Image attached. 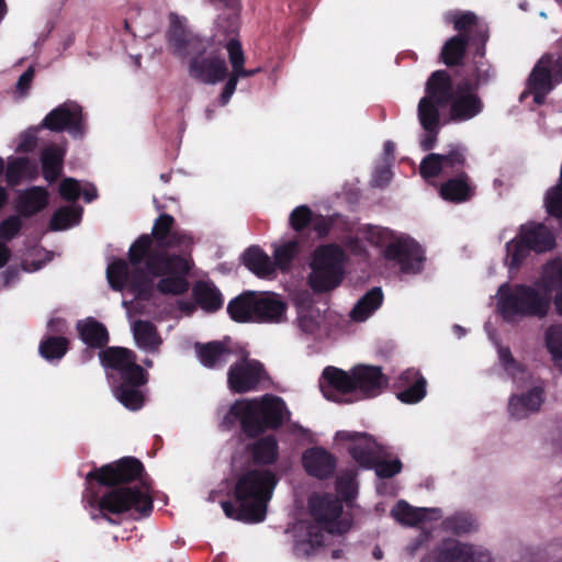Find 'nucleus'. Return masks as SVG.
<instances>
[{"label":"nucleus","mask_w":562,"mask_h":562,"mask_svg":"<svg viewBox=\"0 0 562 562\" xmlns=\"http://www.w3.org/2000/svg\"><path fill=\"white\" fill-rule=\"evenodd\" d=\"M34 78V68L29 67L19 78L16 89L21 92H25Z\"/></svg>","instance_id":"obj_58"},{"label":"nucleus","mask_w":562,"mask_h":562,"mask_svg":"<svg viewBox=\"0 0 562 562\" xmlns=\"http://www.w3.org/2000/svg\"><path fill=\"white\" fill-rule=\"evenodd\" d=\"M60 195L67 201H76L81 193V184L72 179H64L59 187Z\"/></svg>","instance_id":"obj_56"},{"label":"nucleus","mask_w":562,"mask_h":562,"mask_svg":"<svg viewBox=\"0 0 562 562\" xmlns=\"http://www.w3.org/2000/svg\"><path fill=\"white\" fill-rule=\"evenodd\" d=\"M299 254V244L296 240H289L282 245H274L273 256L276 269L285 271L290 268L293 258Z\"/></svg>","instance_id":"obj_47"},{"label":"nucleus","mask_w":562,"mask_h":562,"mask_svg":"<svg viewBox=\"0 0 562 562\" xmlns=\"http://www.w3.org/2000/svg\"><path fill=\"white\" fill-rule=\"evenodd\" d=\"M143 470L142 463L133 458L102 467L98 472H89L87 480L95 476L101 484L115 485L134 480Z\"/></svg>","instance_id":"obj_19"},{"label":"nucleus","mask_w":562,"mask_h":562,"mask_svg":"<svg viewBox=\"0 0 562 562\" xmlns=\"http://www.w3.org/2000/svg\"><path fill=\"white\" fill-rule=\"evenodd\" d=\"M255 310L254 322L280 323L284 318L286 304L276 293L257 292Z\"/></svg>","instance_id":"obj_25"},{"label":"nucleus","mask_w":562,"mask_h":562,"mask_svg":"<svg viewBox=\"0 0 562 562\" xmlns=\"http://www.w3.org/2000/svg\"><path fill=\"white\" fill-rule=\"evenodd\" d=\"M397 386L402 391L397 394L400 401L414 404L426 395V380L415 369L405 370L398 378Z\"/></svg>","instance_id":"obj_28"},{"label":"nucleus","mask_w":562,"mask_h":562,"mask_svg":"<svg viewBox=\"0 0 562 562\" xmlns=\"http://www.w3.org/2000/svg\"><path fill=\"white\" fill-rule=\"evenodd\" d=\"M469 43H472L471 38L467 35H456L449 38L442 49L441 56L447 66L458 65L465 53V47Z\"/></svg>","instance_id":"obj_42"},{"label":"nucleus","mask_w":562,"mask_h":562,"mask_svg":"<svg viewBox=\"0 0 562 562\" xmlns=\"http://www.w3.org/2000/svg\"><path fill=\"white\" fill-rule=\"evenodd\" d=\"M544 344L554 366L562 372V325H551L547 328Z\"/></svg>","instance_id":"obj_43"},{"label":"nucleus","mask_w":562,"mask_h":562,"mask_svg":"<svg viewBox=\"0 0 562 562\" xmlns=\"http://www.w3.org/2000/svg\"><path fill=\"white\" fill-rule=\"evenodd\" d=\"M64 321L61 319H50L47 324V327L50 331L61 333L64 329Z\"/></svg>","instance_id":"obj_64"},{"label":"nucleus","mask_w":562,"mask_h":562,"mask_svg":"<svg viewBox=\"0 0 562 562\" xmlns=\"http://www.w3.org/2000/svg\"><path fill=\"white\" fill-rule=\"evenodd\" d=\"M344 258L342 249L336 245L322 246L314 251L308 283L315 292H327L339 285Z\"/></svg>","instance_id":"obj_8"},{"label":"nucleus","mask_w":562,"mask_h":562,"mask_svg":"<svg viewBox=\"0 0 562 562\" xmlns=\"http://www.w3.org/2000/svg\"><path fill=\"white\" fill-rule=\"evenodd\" d=\"M319 387L326 398L341 402L344 395L353 393L352 369L347 372L336 367H326L319 379Z\"/></svg>","instance_id":"obj_18"},{"label":"nucleus","mask_w":562,"mask_h":562,"mask_svg":"<svg viewBox=\"0 0 562 562\" xmlns=\"http://www.w3.org/2000/svg\"><path fill=\"white\" fill-rule=\"evenodd\" d=\"M562 81V56L543 55L533 67L528 88L537 104L544 102L546 95Z\"/></svg>","instance_id":"obj_12"},{"label":"nucleus","mask_w":562,"mask_h":562,"mask_svg":"<svg viewBox=\"0 0 562 562\" xmlns=\"http://www.w3.org/2000/svg\"><path fill=\"white\" fill-rule=\"evenodd\" d=\"M244 263L257 277L272 279L276 277V265L259 247H250L244 252Z\"/></svg>","instance_id":"obj_32"},{"label":"nucleus","mask_w":562,"mask_h":562,"mask_svg":"<svg viewBox=\"0 0 562 562\" xmlns=\"http://www.w3.org/2000/svg\"><path fill=\"white\" fill-rule=\"evenodd\" d=\"M82 209L80 206H64L57 210L52 220L50 228L54 231L67 229L77 225L81 218Z\"/></svg>","instance_id":"obj_44"},{"label":"nucleus","mask_w":562,"mask_h":562,"mask_svg":"<svg viewBox=\"0 0 562 562\" xmlns=\"http://www.w3.org/2000/svg\"><path fill=\"white\" fill-rule=\"evenodd\" d=\"M391 515L402 525L416 527L429 520L441 517L439 508L413 507L405 501H400L391 510Z\"/></svg>","instance_id":"obj_26"},{"label":"nucleus","mask_w":562,"mask_h":562,"mask_svg":"<svg viewBox=\"0 0 562 562\" xmlns=\"http://www.w3.org/2000/svg\"><path fill=\"white\" fill-rule=\"evenodd\" d=\"M140 384L123 382L115 391L117 400L127 408L136 411L143 405V394L136 389Z\"/></svg>","instance_id":"obj_48"},{"label":"nucleus","mask_w":562,"mask_h":562,"mask_svg":"<svg viewBox=\"0 0 562 562\" xmlns=\"http://www.w3.org/2000/svg\"><path fill=\"white\" fill-rule=\"evenodd\" d=\"M22 227V221L19 215H11L0 224V238L11 240L18 235Z\"/></svg>","instance_id":"obj_54"},{"label":"nucleus","mask_w":562,"mask_h":562,"mask_svg":"<svg viewBox=\"0 0 562 562\" xmlns=\"http://www.w3.org/2000/svg\"><path fill=\"white\" fill-rule=\"evenodd\" d=\"M263 376L265 370L259 361L243 357L231 366L227 382L233 392L246 393L256 390Z\"/></svg>","instance_id":"obj_14"},{"label":"nucleus","mask_w":562,"mask_h":562,"mask_svg":"<svg viewBox=\"0 0 562 562\" xmlns=\"http://www.w3.org/2000/svg\"><path fill=\"white\" fill-rule=\"evenodd\" d=\"M101 363L114 370H117L124 382L132 384H145L147 382L146 372L136 363L135 353L126 348L111 347L99 353Z\"/></svg>","instance_id":"obj_13"},{"label":"nucleus","mask_w":562,"mask_h":562,"mask_svg":"<svg viewBox=\"0 0 562 562\" xmlns=\"http://www.w3.org/2000/svg\"><path fill=\"white\" fill-rule=\"evenodd\" d=\"M390 179H391V170L386 166V167H383L375 171L372 182L376 187H383L390 181Z\"/></svg>","instance_id":"obj_59"},{"label":"nucleus","mask_w":562,"mask_h":562,"mask_svg":"<svg viewBox=\"0 0 562 562\" xmlns=\"http://www.w3.org/2000/svg\"><path fill=\"white\" fill-rule=\"evenodd\" d=\"M189 76L205 85L223 81L228 75L225 59L215 53H200L193 56L189 64Z\"/></svg>","instance_id":"obj_15"},{"label":"nucleus","mask_w":562,"mask_h":562,"mask_svg":"<svg viewBox=\"0 0 562 562\" xmlns=\"http://www.w3.org/2000/svg\"><path fill=\"white\" fill-rule=\"evenodd\" d=\"M311 221V210L301 205L295 207L290 215V224L295 231H301Z\"/></svg>","instance_id":"obj_55"},{"label":"nucleus","mask_w":562,"mask_h":562,"mask_svg":"<svg viewBox=\"0 0 562 562\" xmlns=\"http://www.w3.org/2000/svg\"><path fill=\"white\" fill-rule=\"evenodd\" d=\"M353 393L361 397L378 396L387 385L380 367L360 364L352 368Z\"/></svg>","instance_id":"obj_20"},{"label":"nucleus","mask_w":562,"mask_h":562,"mask_svg":"<svg viewBox=\"0 0 562 562\" xmlns=\"http://www.w3.org/2000/svg\"><path fill=\"white\" fill-rule=\"evenodd\" d=\"M289 415L282 398L266 394L257 398L236 401L226 418L233 416L239 419L247 435L257 436L268 428H278Z\"/></svg>","instance_id":"obj_4"},{"label":"nucleus","mask_w":562,"mask_h":562,"mask_svg":"<svg viewBox=\"0 0 562 562\" xmlns=\"http://www.w3.org/2000/svg\"><path fill=\"white\" fill-rule=\"evenodd\" d=\"M65 151L56 145L47 147L41 157L43 175L49 182L55 181L61 171Z\"/></svg>","instance_id":"obj_39"},{"label":"nucleus","mask_w":562,"mask_h":562,"mask_svg":"<svg viewBox=\"0 0 562 562\" xmlns=\"http://www.w3.org/2000/svg\"><path fill=\"white\" fill-rule=\"evenodd\" d=\"M169 23L168 40L176 54L183 56L190 54L193 49L200 48L201 42L188 34L184 18L171 12Z\"/></svg>","instance_id":"obj_24"},{"label":"nucleus","mask_w":562,"mask_h":562,"mask_svg":"<svg viewBox=\"0 0 562 562\" xmlns=\"http://www.w3.org/2000/svg\"><path fill=\"white\" fill-rule=\"evenodd\" d=\"M445 169L440 154H429L423 159L419 170L424 178H432L440 173Z\"/></svg>","instance_id":"obj_52"},{"label":"nucleus","mask_w":562,"mask_h":562,"mask_svg":"<svg viewBox=\"0 0 562 562\" xmlns=\"http://www.w3.org/2000/svg\"><path fill=\"white\" fill-rule=\"evenodd\" d=\"M173 217L160 215L151 235L139 236L128 249V262L119 259L108 266L106 278L113 290L128 289L136 297L149 299L154 291V280L160 278L157 290L162 294L179 295L188 291L186 274L190 270L188 258L170 255L169 249H188L191 237L182 231L173 229Z\"/></svg>","instance_id":"obj_1"},{"label":"nucleus","mask_w":562,"mask_h":562,"mask_svg":"<svg viewBox=\"0 0 562 562\" xmlns=\"http://www.w3.org/2000/svg\"><path fill=\"white\" fill-rule=\"evenodd\" d=\"M543 292L551 296L552 291L562 289V260L549 261L542 269L540 279L536 282Z\"/></svg>","instance_id":"obj_38"},{"label":"nucleus","mask_w":562,"mask_h":562,"mask_svg":"<svg viewBox=\"0 0 562 562\" xmlns=\"http://www.w3.org/2000/svg\"><path fill=\"white\" fill-rule=\"evenodd\" d=\"M448 103H450V119L452 121H468L482 110L480 99L462 87H458L456 91L452 89V95Z\"/></svg>","instance_id":"obj_23"},{"label":"nucleus","mask_w":562,"mask_h":562,"mask_svg":"<svg viewBox=\"0 0 562 562\" xmlns=\"http://www.w3.org/2000/svg\"><path fill=\"white\" fill-rule=\"evenodd\" d=\"M383 300V294L380 288H373L369 291L356 306L352 308L350 316L357 322L366 321L375 310L379 308Z\"/></svg>","instance_id":"obj_40"},{"label":"nucleus","mask_w":562,"mask_h":562,"mask_svg":"<svg viewBox=\"0 0 562 562\" xmlns=\"http://www.w3.org/2000/svg\"><path fill=\"white\" fill-rule=\"evenodd\" d=\"M370 238L381 245L391 239L385 247L384 257L398 266L403 273H417L422 270L424 252L414 239L407 236L393 237L389 229L382 227H376Z\"/></svg>","instance_id":"obj_10"},{"label":"nucleus","mask_w":562,"mask_h":562,"mask_svg":"<svg viewBox=\"0 0 562 562\" xmlns=\"http://www.w3.org/2000/svg\"><path fill=\"white\" fill-rule=\"evenodd\" d=\"M497 308L506 322L522 317H544L550 308V295L533 285L503 283L497 291Z\"/></svg>","instance_id":"obj_6"},{"label":"nucleus","mask_w":562,"mask_h":562,"mask_svg":"<svg viewBox=\"0 0 562 562\" xmlns=\"http://www.w3.org/2000/svg\"><path fill=\"white\" fill-rule=\"evenodd\" d=\"M335 440L349 442L348 449L352 458L363 467H374L380 477H392L402 470L400 460H384L382 447L366 432L340 430L336 432Z\"/></svg>","instance_id":"obj_7"},{"label":"nucleus","mask_w":562,"mask_h":562,"mask_svg":"<svg viewBox=\"0 0 562 562\" xmlns=\"http://www.w3.org/2000/svg\"><path fill=\"white\" fill-rule=\"evenodd\" d=\"M321 311L311 302H301L297 306V325L300 329L310 335L316 334L322 325Z\"/></svg>","instance_id":"obj_36"},{"label":"nucleus","mask_w":562,"mask_h":562,"mask_svg":"<svg viewBox=\"0 0 562 562\" xmlns=\"http://www.w3.org/2000/svg\"><path fill=\"white\" fill-rule=\"evenodd\" d=\"M308 507L313 520H302L294 526V553L308 558L334 533H345L350 522L341 518L342 505L338 497L325 494L310 498Z\"/></svg>","instance_id":"obj_2"},{"label":"nucleus","mask_w":562,"mask_h":562,"mask_svg":"<svg viewBox=\"0 0 562 562\" xmlns=\"http://www.w3.org/2000/svg\"><path fill=\"white\" fill-rule=\"evenodd\" d=\"M36 144V139L32 134L22 135L21 142L18 145L16 149L19 151L27 153L31 151Z\"/></svg>","instance_id":"obj_60"},{"label":"nucleus","mask_w":562,"mask_h":562,"mask_svg":"<svg viewBox=\"0 0 562 562\" xmlns=\"http://www.w3.org/2000/svg\"><path fill=\"white\" fill-rule=\"evenodd\" d=\"M42 126L54 132L67 130L72 136L81 137L83 135L82 109L76 102H65L45 116Z\"/></svg>","instance_id":"obj_16"},{"label":"nucleus","mask_w":562,"mask_h":562,"mask_svg":"<svg viewBox=\"0 0 562 562\" xmlns=\"http://www.w3.org/2000/svg\"><path fill=\"white\" fill-rule=\"evenodd\" d=\"M437 562H495L491 552L476 544L445 541L436 553Z\"/></svg>","instance_id":"obj_17"},{"label":"nucleus","mask_w":562,"mask_h":562,"mask_svg":"<svg viewBox=\"0 0 562 562\" xmlns=\"http://www.w3.org/2000/svg\"><path fill=\"white\" fill-rule=\"evenodd\" d=\"M136 345L146 351H157L161 339L154 325L146 321H136L132 326Z\"/></svg>","instance_id":"obj_35"},{"label":"nucleus","mask_w":562,"mask_h":562,"mask_svg":"<svg viewBox=\"0 0 562 562\" xmlns=\"http://www.w3.org/2000/svg\"><path fill=\"white\" fill-rule=\"evenodd\" d=\"M337 491L346 498L350 499L356 494V482L355 477L347 473L341 475L337 481Z\"/></svg>","instance_id":"obj_57"},{"label":"nucleus","mask_w":562,"mask_h":562,"mask_svg":"<svg viewBox=\"0 0 562 562\" xmlns=\"http://www.w3.org/2000/svg\"><path fill=\"white\" fill-rule=\"evenodd\" d=\"M452 95V82L445 70H437L426 82V93L419 100L417 106L418 121L426 132L420 139L424 150L431 149L441 127L439 109L445 108Z\"/></svg>","instance_id":"obj_5"},{"label":"nucleus","mask_w":562,"mask_h":562,"mask_svg":"<svg viewBox=\"0 0 562 562\" xmlns=\"http://www.w3.org/2000/svg\"><path fill=\"white\" fill-rule=\"evenodd\" d=\"M554 236L547 226L540 223L521 225L519 236L506 244V261L509 270H517L528 257L529 251L543 252L553 248Z\"/></svg>","instance_id":"obj_9"},{"label":"nucleus","mask_w":562,"mask_h":562,"mask_svg":"<svg viewBox=\"0 0 562 562\" xmlns=\"http://www.w3.org/2000/svg\"><path fill=\"white\" fill-rule=\"evenodd\" d=\"M474 193L475 187L471 184L467 173H461L456 178L449 179L442 183L440 188L442 199L454 203L469 201Z\"/></svg>","instance_id":"obj_30"},{"label":"nucleus","mask_w":562,"mask_h":562,"mask_svg":"<svg viewBox=\"0 0 562 562\" xmlns=\"http://www.w3.org/2000/svg\"><path fill=\"white\" fill-rule=\"evenodd\" d=\"M448 531L464 535L477 530V520L469 513H456L443 521Z\"/></svg>","instance_id":"obj_45"},{"label":"nucleus","mask_w":562,"mask_h":562,"mask_svg":"<svg viewBox=\"0 0 562 562\" xmlns=\"http://www.w3.org/2000/svg\"><path fill=\"white\" fill-rule=\"evenodd\" d=\"M48 202V192L42 187H32L18 191L16 211L24 217H30L42 211Z\"/></svg>","instance_id":"obj_29"},{"label":"nucleus","mask_w":562,"mask_h":562,"mask_svg":"<svg viewBox=\"0 0 562 562\" xmlns=\"http://www.w3.org/2000/svg\"><path fill=\"white\" fill-rule=\"evenodd\" d=\"M447 22H453L454 30L460 32L459 35H467L472 43L477 45V53L483 55V46L487 40V29L483 24L477 23V16L473 12H447L445 14Z\"/></svg>","instance_id":"obj_21"},{"label":"nucleus","mask_w":562,"mask_h":562,"mask_svg":"<svg viewBox=\"0 0 562 562\" xmlns=\"http://www.w3.org/2000/svg\"><path fill=\"white\" fill-rule=\"evenodd\" d=\"M81 339L89 346L100 348L109 340L106 328L99 322L88 318L78 324Z\"/></svg>","instance_id":"obj_37"},{"label":"nucleus","mask_w":562,"mask_h":562,"mask_svg":"<svg viewBox=\"0 0 562 562\" xmlns=\"http://www.w3.org/2000/svg\"><path fill=\"white\" fill-rule=\"evenodd\" d=\"M68 341L64 337L50 336L40 344V353L48 361L59 360L67 351Z\"/></svg>","instance_id":"obj_46"},{"label":"nucleus","mask_w":562,"mask_h":562,"mask_svg":"<svg viewBox=\"0 0 562 562\" xmlns=\"http://www.w3.org/2000/svg\"><path fill=\"white\" fill-rule=\"evenodd\" d=\"M195 348L201 363L210 369L223 368L232 357V351L218 341L198 344Z\"/></svg>","instance_id":"obj_33"},{"label":"nucleus","mask_w":562,"mask_h":562,"mask_svg":"<svg viewBox=\"0 0 562 562\" xmlns=\"http://www.w3.org/2000/svg\"><path fill=\"white\" fill-rule=\"evenodd\" d=\"M10 258V250L9 248L0 243V268L4 267Z\"/></svg>","instance_id":"obj_63"},{"label":"nucleus","mask_w":562,"mask_h":562,"mask_svg":"<svg viewBox=\"0 0 562 562\" xmlns=\"http://www.w3.org/2000/svg\"><path fill=\"white\" fill-rule=\"evenodd\" d=\"M194 294L199 305L207 312H214L223 304L220 291L211 283L198 282Z\"/></svg>","instance_id":"obj_41"},{"label":"nucleus","mask_w":562,"mask_h":562,"mask_svg":"<svg viewBox=\"0 0 562 562\" xmlns=\"http://www.w3.org/2000/svg\"><path fill=\"white\" fill-rule=\"evenodd\" d=\"M498 358L504 369L513 376L515 382L520 380H530L532 376L527 372L512 356L507 347L497 345Z\"/></svg>","instance_id":"obj_49"},{"label":"nucleus","mask_w":562,"mask_h":562,"mask_svg":"<svg viewBox=\"0 0 562 562\" xmlns=\"http://www.w3.org/2000/svg\"><path fill=\"white\" fill-rule=\"evenodd\" d=\"M239 77L237 75H233L231 74L229 77H228V80L226 81L225 83V87H224V91L227 93V94H231L233 95L235 90H236V87H237V83L239 81Z\"/></svg>","instance_id":"obj_62"},{"label":"nucleus","mask_w":562,"mask_h":562,"mask_svg":"<svg viewBox=\"0 0 562 562\" xmlns=\"http://www.w3.org/2000/svg\"><path fill=\"white\" fill-rule=\"evenodd\" d=\"M226 49L232 66L231 74L238 75V72L244 68L245 64V54L241 48V45L237 40L232 38L227 42Z\"/></svg>","instance_id":"obj_51"},{"label":"nucleus","mask_w":562,"mask_h":562,"mask_svg":"<svg viewBox=\"0 0 562 562\" xmlns=\"http://www.w3.org/2000/svg\"><path fill=\"white\" fill-rule=\"evenodd\" d=\"M544 402V387L535 384L525 393L513 394L508 401V413L514 419H524L537 413Z\"/></svg>","instance_id":"obj_22"},{"label":"nucleus","mask_w":562,"mask_h":562,"mask_svg":"<svg viewBox=\"0 0 562 562\" xmlns=\"http://www.w3.org/2000/svg\"><path fill=\"white\" fill-rule=\"evenodd\" d=\"M277 456L278 443L273 436H266L254 445V457L258 462L271 463Z\"/></svg>","instance_id":"obj_50"},{"label":"nucleus","mask_w":562,"mask_h":562,"mask_svg":"<svg viewBox=\"0 0 562 562\" xmlns=\"http://www.w3.org/2000/svg\"><path fill=\"white\" fill-rule=\"evenodd\" d=\"M257 304V292L245 291L227 305L231 317L240 323L254 322L255 307Z\"/></svg>","instance_id":"obj_34"},{"label":"nucleus","mask_w":562,"mask_h":562,"mask_svg":"<svg viewBox=\"0 0 562 562\" xmlns=\"http://www.w3.org/2000/svg\"><path fill=\"white\" fill-rule=\"evenodd\" d=\"M445 168H460L465 164V148L461 145H453L448 154L441 155Z\"/></svg>","instance_id":"obj_53"},{"label":"nucleus","mask_w":562,"mask_h":562,"mask_svg":"<svg viewBox=\"0 0 562 562\" xmlns=\"http://www.w3.org/2000/svg\"><path fill=\"white\" fill-rule=\"evenodd\" d=\"M302 461L306 472L318 479L330 476L336 468L334 456L321 447L307 449L303 453Z\"/></svg>","instance_id":"obj_27"},{"label":"nucleus","mask_w":562,"mask_h":562,"mask_svg":"<svg viewBox=\"0 0 562 562\" xmlns=\"http://www.w3.org/2000/svg\"><path fill=\"white\" fill-rule=\"evenodd\" d=\"M276 484V476L269 470H249L240 475L235 486L238 506L227 501H223L221 506L228 518L247 522L262 521Z\"/></svg>","instance_id":"obj_3"},{"label":"nucleus","mask_w":562,"mask_h":562,"mask_svg":"<svg viewBox=\"0 0 562 562\" xmlns=\"http://www.w3.org/2000/svg\"><path fill=\"white\" fill-rule=\"evenodd\" d=\"M37 177V165L26 157H10L5 169V179L9 186L15 187L24 180Z\"/></svg>","instance_id":"obj_31"},{"label":"nucleus","mask_w":562,"mask_h":562,"mask_svg":"<svg viewBox=\"0 0 562 562\" xmlns=\"http://www.w3.org/2000/svg\"><path fill=\"white\" fill-rule=\"evenodd\" d=\"M80 195L83 196L86 202L90 203L97 198V189L92 184H87L83 188L81 187Z\"/></svg>","instance_id":"obj_61"},{"label":"nucleus","mask_w":562,"mask_h":562,"mask_svg":"<svg viewBox=\"0 0 562 562\" xmlns=\"http://www.w3.org/2000/svg\"><path fill=\"white\" fill-rule=\"evenodd\" d=\"M95 507L98 514H91L93 519L99 516L106 518L108 514L119 515L128 510L148 515L151 512L153 502L145 488L115 487L95 502Z\"/></svg>","instance_id":"obj_11"}]
</instances>
